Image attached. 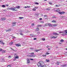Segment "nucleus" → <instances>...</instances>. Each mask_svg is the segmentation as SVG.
Returning a JSON list of instances; mask_svg holds the SVG:
<instances>
[{"mask_svg": "<svg viewBox=\"0 0 67 67\" xmlns=\"http://www.w3.org/2000/svg\"><path fill=\"white\" fill-rule=\"evenodd\" d=\"M20 8V7L19 6H16V7H12L11 8H10L9 9V10H10L12 11H18V10L16 9H19Z\"/></svg>", "mask_w": 67, "mask_h": 67, "instance_id": "1", "label": "nucleus"}, {"mask_svg": "<svg viewBox=\"0 0 67 67\" xmlns=\"http://www.w3.org/2000/svg\"><path fill=\"white\" fill-rule=\"evenodd\" d=\"M43 64H44V62L42 61H40L37 63V65L38 66L41 67Z\"/></svg>", "mask_w": 67, "mask_h": 67, "instance_id": "2", "label": "nucleus"}, {"mask_svg": "<svg viewBox=\"0 0 67 67\" xmlns=\"http://www.w3.org/2000/svg\"><path fill=\"white\" fill-rule=\"evenodd\" d=\"M58 13L60 14H65V12L62 11L60 12H59Z\"/></svg>", "mask_w": 67, "mask_h": 67, "instance_id": "3", "label": "nucleus"}, {"mask_svg": "<svg viewBox=\"0 0 67 67\" xmlns=\"http://www.w3.org/2000/svg\"><path fill=\"white\" fill-rule=\"evenodd\" d=\"M16 22H13L12 23V26H15L16 25Z\"/></svg>", "mask_w": 67, "mask_h": 67, "instance_id": "4", "label": "nucleus"}, {"mask_svg": "<svg viewBox=\"0 0 67 67\" xmlns=\"http://www.w3.org/2000/svg\"><path fill=\"white\" fill-rule=\"evenodd\" d=\"M6 19V18L5 17H2L1 19V21H5Z\"/></svg>", "mask_w": 67, "mask_h": 67, "instance_id": "5", "label": "nucleus"}, {"mask_svg": "<svg viewBox=\"0 0 67 67\" xmlns=\"http://www.w3.org/2000/svg\"><path fill=\"white\" fill-rule=\"evenodd\" d=\"M16 46L17 47H19V46H21V45L20 43H18L16 44Z\"/></svg>", "mask_w": 67, "mask_h": 67, "instance_id": "6", "label": "nucleus"}, {"mask_svg": "<svg viewBox=\"0 0 67 67\" xmlns=\"http://www.w3.org/2000/svg\"><path fill=\"white\" fill-rule=\"evenodd\" d=\"M48 26L49 27H52V26H53V25H52L50 23L48 24Z\"/></svg>", "mask_w": 67, "mask_h": 67, "instance_id": "7", "label": "nucleus"}, {"mask_svg": "<svg viewBox=\"0 0 67 67\" xmlns=\"http://www.w3.org/2000/svg\"><path fill=\"white\" fill-rule=\"evenodd\" d=\"M29 57H35V55H29Z\"/></svg>", "mask_w": 67, "mask_h": 67, "instance_id": "8", "label": "nucleus"}, {"mask_svg": "<svg viewBox=\"0 0 67 67\" xmlns=\"http://www.w3.org/2000/svg\"><path fill=\"white\" fill-rule=\"evenodd\" d=\"M0 43L1 44H3V45H4V42H3V41H0Z\"/></svg>", "mask_w": 67, "mask_h": 67, "instance_id": "9", "label": "nucleus"}, {"mask_svg": "<svg viewBox=\"0 0 67 67\" xmlns=\"http://www.w3.org/2000/svg\"><path fill=\"white\" fill-rule=\"evenodd\" d=\"M27 63L28 64H29L30 63V60L28 59H27Z\"/></svg>", "mask_w": 67, "mask_h": 67, "instance_id": "10", "label": "nucleus"}, {"mask_svg": "<svg viewBox=\"0 0 67 67\" xmlns=\"http://www.w3.org/2000/svg\"><path fill=\"white\" fill-rule=\"evenodd\" d=\"M14 58L16 59H18V58H19V56L16 55V56L14 57Z\"/></svg>", "mask_w": 67, "mask_h": 67, "instance_id": "11", "label": "nucleus"}, {"mask_svg": "<svg viewBox=\"0 0 67 67\" xmlns=\"http://www.w3.org/2000/svg\"><path fill=\"white\" fill-rule=\"evenodd\" d=\"M53 34L54 35H55V36H56V35H59V34H58V33H53Z\"/></svg>", "mask_w": 67, "mask_h": 67, "instance_id": "12", "label": "nucleus"}, {"mask_svg": "<svg viewBox=\"0 0 67 67\" xmlns=\"http://www.w3.org/2000/svg\"><path fill=\"white\" fill-rule=\"evenodd\" d=\"M58 36L57 35H56L55 36H55H53L52 37L53 38H57Z\"/></svg>", "mask_w": 67, "mask_h": 67, "instance_id": "13", "label": "nucleus"}, {"mask_svg": "<svg viewBox=\"0 0 67 67\" xmlns=\"http://www.w3.org/2000/svg\"><path fill=\"white\" fill-rule=\"evenodd\" d=\"M41 49H38V50H35V52H38V51H41Z\"/></svg>", "mask_w": 67, "mask_h": 67, "instance_id": "14", "label": "nucleus"}, {"mask_svg": "<svg viewBox=\"0 0 67 67\" xmlns=\"http://www.w3.org/2000/svg\"><path fill=\"white\" fill-rule=\"evenodd\" d=\"M56 12H59L60 11V10L59 9H57V10H55Z\"/></svg>", "mask_w": 67, "mask_h": 67, "instance_id": "15", "label": "nucleus"}, {"mask_svg": "<svg viewBox=\"0 0 67 67\" xmlns=\"http://www.w3.org/2000/svg\"><path fill=\"white\" fill-rule=\"evenodd\" d=\"M46 62H49L50 60L49 59H46Z\"/></svg>", "mask_w": 67, "mask_h": 67, "instance_id": "16", "label": "nucleus"}, {"mask_svg": "<svg viewBox=\"0 0 67 67\" xmlns=\"http://www.w3.org/2000/svg\"><path fill=\"white\" fill-rule=\"evenodd\" d=\"M11 31V29H8L7 30H6V32H10V31Z\"/></svg>", "mask_w": 67, "mask_h": 67, "instance_id": "17", "label": "nucleus"}, {"mask_svg": "<svg viewBox=\"0 0 67 67\" xmlns=\"http://www.w3.org/2000/svg\"><path fill=\"white\" fill-rule=\"evenodd\" d=\"M42 26V25H38L37 26V27H41Z\"/></svg>", "mask_w": 67, "mask_h": 67, "instance_id": "18", "label": "nucleus"}, {"mask_svg": "<svg viewBox=\"0 0 67 67\" xmlns=\"http://www.w3.org/2000/svg\"><path fill=\"white\" fill-rule=\"evenodd\" d=\"M60 42H62V43H63L64 42V41L63 39H62L61 40H60Z\"/></svg>", "mask_w": 67, "mask_h": 67, "instance_id": "19", "label": "nucleus"}, {"mask_svg": "<svg viewBox=\"0 0 67 67\" xmlns=\"http://www.w3.org/2000/svg\"><path fill=\"white\" fill-rule=\"evenodd\" d=\"M57 26V24H55L54 25H53V26Z\"/></svg>", "mask_w": 67, "mask_h": 67, "instance_id": "20", "label": "nucleus"}, {"mask_svg": "<svg viewBox=\"0 0 67 67\" xmlns=\"http://www.w3.org/2000/svg\"><path fill=\"white\" fill-rule=\"evenodd\" d=\"M30 36H32V37H34L35 36V35H34V34H31Z\"/></svg>", "mask_w": 67, "mask_h": 67, "instance_id": "21", "label": "nucleus"}, {"mask_svg": "<svg viewBox=\"0 0 67 67\" xmlns=\"http://www.w3.org/2000/svg\"><path fill=\"white\" fill-rule=\"evenodd\" d=\"M4 60H5L4 59H2L1 60V62H4Z\"/></svg>", "mask_w": 67, "mask_h": 67, "instance_id": "22", "label": "nucleus"}, {"mask_svg": "<svg viewBox=\"0 0 67 67\" xmlns=\"http://www.w3.org/2000/svg\"><path fill=\"white\" fill-rule=\"evenodd\" d=\"M52 22H53L54 23H56V21L55 20H53L52 21Z\"/></svg>", "mask_w": 67, "mask_h": 67, "instance_id": "23", "label": "nucleus"}, {"mask_svg": "<svg viewBox=\"0 0 67 67\" xmlns=\"http://www.w3.org/2000/svg\"><path fill=\"white\" fill-rule=\"evenodd\" d=\"M37 31H38V30H40V29H39V28L37 27V28H36V29Z\"/></svg>", "mask_w": 67, "mask_h": 67, "instance_id": "24", "label": "nucleus"}, {"mask_svg": "<svg viewBox=\"0 0 67 67\" xmlns=\"http://www.w3.org/2000/svg\"><path fill=\"white\" fill-rule=\"evenodd\" d=\"M46 9L47 10H50L51 9H50V8H47Z\"/></svg>", "mask_w": 67, "mask_h": 67, "instance_id": "25", "label": "nucleus"}, {"mask_svg": "<svg viewBox=\"0 0 67 67\" xmlns=\"http://www.w3.org/2000/svg\"><path fill=\"white\" fill-rule=\"evenodd\" d=\"M2 7L3 8H5V6L4 5H2Z\"/></svg>", "mask_w": 67, "mask_h": 67, "instance_id": "26", "label": "nucleus"}, {"mask_svg": "<svg viewBox=\"0 0 67 67\" xmlns=\"http://www.w3.org/2000/svg\"><path fill=\"white\" fill-rule=\"evenodd\" d=\"M11 49H12V50L13 51H14V52H16V50H14L13 49L11 48Z\"/></svg>", "mask_w": 67, "mask_h": 67, "instance_id": "27", "label": "nucleus"}, {"mask_svg": "<svg viewBox=\"0 0 67 67\" xmlns=\"http://www.w3.org/2000/svg\"><path fill=\"white\" fill-rule=\"evenodd\" d=\"M19 18L20 19H23V17H19Z\"/></svg>", "mask_w": 67, "mask_h": 67, "instance_id": "28", "label": "nucleus"}, {"mask_svg": "<svg viewBox=\"0 0 67 67\" xmlns=\"http://www.w3.org/2000/svg\"><path fill=\"white\" fill-rule=\"evenodd\" d=\"M56 64L58 65H59V62H57L56 63Z\"/></svg>", "mask_w": 67, "mask_h": 67, "instance_id": "29", "label": "nucleus"}, {"mask_svg": "<svg viewBox=\"0 0 67 67\" xmlns=\"http://www.w3.org/2000/svg\"><path fill=\"white\" fill-rule=\"evenodd\" d=\"M42 56H43V57H46V55H43Z\"/></svg>", "mask_w": 67, "mask_h": 67, "instance_id": "30", "label": "nucleus"}, {"mask_svg": "<svg viewBox=\"0 0 67 67\" xmlns=\"http://www.w3.org/2000/svg\"><path fill=\"white\" fill-rule=\"evenodd\" d=\"M64 31L65 32V33L67 34V30H65Z\"/></svg>", "mask_w": 67, "mask_h": 67, "instance_id": "31", "label": "nucleus"}, {"mask_svg": "<svg viewBox=\"0 0 67 67\" xmlns=\"http://www.w3.org/2000/svg\"><path fill=\"white\" fill-rule=\"evenodd\" d=\"M40 22L41 23H44V22L43 21H41Z\"/></svg>", "mask_w": 67, "mask_h": 67, "instance_id": "32", "label": "nucleus"}, {"mask_svg": "<svg viewBox=\"0 0 67 67\" xmlns=\"http://www.w3.org/2000/svg\"><path fill=\"white\" fill-rule=\"evenodd\" d=\"M11 67V65H8L7 67Z\"/></svg>", "mask_w": 67, "mask_h": 67, "instance_id": "33", "label": "nucleus"}, {"mask_svg": "<svg viewBox=\"0 0 67 67\" xmlns=\"http://www.w3.org/2000/svg\"><path fill=\"white\" fill-rule=\"evenodd\" d=\"M5 50H3L2 51V53H5Z\"/></svg>", "mask_w": 67, "mask_h": 67, "instance_id": "34", "label": "nucleus"}, {"mask_svg": "<svg viewBox=\"0 0 67 67\" xmlns=\"http://www.w3.org/2000/svg\"><path fill=\"white\" fill-rule=\"evenodd\" d=\"M32 10H33V11H36V9H35V8H33L32 9Z\"/></svg>", "mask_w": 67, "mask_h": 67, "instance_id": "35", "label": "nucleus"}, {"mask_svg": "<svg viewBox=\"0 0 67 67\" xmlns=\"http://www.w3.org/2000/svg\"><path fill=\"white\" fill-rule=\"evenodd\" d=\"M40 67H45V65H44L43 66H40Z\"/></svg>", "mask_w": 67, "mask_h": 67, "instance_id": "36", "label": "nucleus"}, {"mask_svg": "<svg viewBox=\"0 0 67 67\" xmlns=\"http://www.w3.org/2000/svg\"><path fill=\"white\" fill-rule=\"evenodd\" d=\"M48 54H49V53L48 52H47L45 54V55H48Z\"/></svg>", "mask_w": 67, "mask_h": 67, "instance_id": "37", "label": "nucleus"}, {"mask_svg": "<svg viewBox=\"0 0 67 67\" xmlns=\"http://www.w3.org/2000/svg\"><path fill=\"white\" fill-rule=\"evenodd\" d=\"M42 41H45V38H43L42 39Z\"/></svg>", "mask_w": 67, "mask_h": 67, "instance_id": "38", "label": "nucleus"}, {"mask_svg": "<svg viewBox=\"0 0 67 67\" xmlns=\"http://www.w3.org/2000/svg\"><path fill=\"white\" fill-rule=\"evenodd\" d=\"M14 56H15V55L16 56V55H17V54H16V53H14Z\"/></svg>", "mask_w": 67, "mask_h": 67, "instance_id": "39", "label": "nucleus"}, {"mask_svg": "<svg viewBox=\"0 0 67 67\" xmlns=\"http://www.w3.org/2000/svg\"><path fill=\"white\" fill-rule=\"evenodd\" d=\"M63 33V32L60 31V32H59V33Z\"/></svg>", "mask_w": 67, "mask_h": 67, "instance_id": "40", "label": "nucleus"}, {"mask_svg": "<svg viewBox=\"0 0 67 67\" xmlns=\"http://www.w3.org/2000/svg\"><path fill=\"white\" fill-rule=\"evenodd\" d=\"M11 58V56H9L8 57V58Z\"/></svg>", "mask_w": 67, "mask_h": 67, "instance_id": "41", "label": "nucleus"}, {"mask_svg": "<svg viewBox=\"0 0 67 67\" xmlns=\"http://www.w3.org/2000/svg\"><path fill=\"white\" fill-rule=\"evenodd\" d=\"M12 38H14L15 37L13 36H12Z\"/></svg>", "mask_w": 67, "mask_h": 67, "instance_id": "42", "label": "nucleus"}, {"mask_svg": "<svg viewBox=\"0 0 67 67\" xmlns=\"http://www.w3.org/2000/svg\"><path fill=\"white\" fill-rule=\"evenodd\" d=\"M46 26H48V24L47 23L46 24Z\"/></svg>", "mask_w": 67, "mask_h": 67, "instance_id": "43", "label": "nucleus"}, {"mask_svg": "<svg viewBox=\"0 0 67 67\" xmlns=\"http://www.w3.org/2000/svg\"><path fill=\"white\" fill-rule=\"evenodd\" d=\"M27 7L28 8H30V6H27Z\"/></svg>", "mask_w": 67, "mask_h": 67, "instance_id": "44", "label": "nucleus"}, {"mask_svg": "<svg viewBox=\"0 0 67 67\" xmlns=\"http://www.w3.org/2000/svg\"><path fill=\"white\" fill-rule=\"evenodd\" d=\"M34 23H32L31 24V26H34Z\"/></svg>", "mask_w": 67, "mask_h": 67, "instance_id": "45", "label": "nucleus"}, {"mask_svg": "<svg viewBox=\"0 0 67 67\" xmlns=\"http://www.w3.org/2000/svg\"><path fill=\"white\" fill-rule=\"evenodd\" d=\"M35 4H38L39 3L37 2H36L35 3Z\"/></svg>", "mask_w": 67, "mask_h": 67, "instance_id": "46", "label": "nucleus"}, {"mask_svg": "<svg viewBox=\"0 0 67 67\" xmlns=\"http://www.w3.org/2000/svg\"><path fill=\"white\" fill-rule=\"evenodd\" d=\"M49 4L51 5H52V3H51V2H49Z\"/></svg>", "mask_w": 67, "mask_h": 67, "instance_id": "47", "label": "nucleus"}, {"mask_svg": "<svg viewBox=\"0 0 67 67\" xmlns=\"http://www.w3.org/2000/svg\"><path fill=\"white\" fill-rule=\"evenodd\" d=\"M13 44V42H12L10 43V44H11V45H12V44Z\"/></svg>", "mask_w": 67, "mask_h": 67, "instance_id": "48", "label": "nucleus"}, {"mask_svg": "<svg viewBox=\"0 0 67 67\" xmlns=\"http://www.w3.org/2000/svg\"><path fill=\"white\" fill-rule=\"evenodd\" d=\"M20 34L21 35H23V34H22V33H20Z\"/></svg>", "mask_w": 67, "mask_h": 67, "instance_id": "49", "label": "nucleus"}, {"mask_svg": "<svg viewBox=\"0 0 67 67\" xmlns=\"http://www.w3.org/2000/svg\"><path fill=\"white\" fill-rule=\"evenodd\" d=\"M64 67H66L67 66V64H64Z\"/></svg>", "mask_w": 67, "mask_h": 67, "instance_id": "50", "label": "nucleus"}, {"mask_svg": "<svg viewBox=\"0 0 67 67\" xmlns=\"http://www.w3.org/2000/svg\"><path fill=\"white\" fill-rule=\"evenodd\" d=\"M37 40V38H34V40Z\"/></svg>", "mask_w": 67, "mask_h": 67, "instance_id": "51", "label": "nucleus"}, {"mask_svg": "<svg viewBox=\"0 0 67 67\" xmlns=\"http://www.w3.org/2000/svg\"><path fill=\"white\" fill-rule=\"evenodd\" d=\"M13 60H14V61H15V60H16V59L14 58V59H13Z\"/></svg>", "mask_w": 67, "mask_h": 67, "instance_id": "52", "label": "nucleus"}, {"mask_svg": "<svg viewBox=\"0 0 67 67\" xmlns=\"http://www.w3.org/2000/svg\"><path fill=\"white\" fill-rule=\"evenodd\" d=\"M56 7H59V5H55Z\"/></svg>", "mask_w": 67, "mask_h": 67, "instance_id": "53", "label": "nucleus"}, {"mask_svg": "<svg viewBox=\"0 0 67 67\" xmlns=\"http://www.w3.org/2000/svg\"><path fill=\"white\" fill-rule=\"evenodd\" d=\"M61 35H63L64 36H65V34H61Z\"/></svg>", "mask_w": 67, "mask_h": 67, "instance_id": "54", "label": "nucleus"}, {"mask_svg": "<svg viewBox=\"0 0 67 67\" xmlns=\"http://www.w3.org/2000/svg\"><path fill=\"white\" fill-rule=\"evenodd\" d=\"M2 51V49H0V52H1Z\"/></svg>", "mask_w": 67, "mask_h": 67, "instance_id": "55", "label": "nucleus"}, {"mask_svg": "<svg viewBox=\"0 0 67 67\" xmlns=\"http://www.w3.org/2000/svg\"><path fill=\"white\" fill-rule=\"evenodd\" d=\"M40 20H42V18H40L39 19Z\"/></svg>", "mask_w": 67, "mask_h": 67, "instance_id": "56", "label": "nucleus"}, {"mask_svg": "<svg viewBox=\"0 0 67 67\" xmlns=\"http://www.w3.org/2000/svg\"><path fill=\"white\" fill-rule=\"evenodd\" d=\"M44 17H47V15H45L44 16Z\"/></svg>", "mask_w": 67, "mask_h": 67, "instance_id": "57", "label": "nucleus"}, {"mask_svg": "<svg viewBox=\"0 0 67 67\" xmlns=\"http://www.w3.org/2000/svg\"><path fill=\"white\" fill-rule=\"evenodd\" d=\"M38 15V14H36V15H37V16H38V15Z\"/></svg>", "mask_w": 67, "mask_h": 67, "instance_id": "58", "label": "nucleus"}, {"mask_svg": "<svg viewBox=\"0 0 67 67\" xmlns=\"http://www.w3.org/2000/svg\"><path fill=\"white\" fill-rule=\"evenodd\" d=\"M30 60H33V59H30Z\"/></svg>", "mask_w": 67, "mask_h": 67, "instance_id": "59", "label": "nucleus"}, {"mask_svg": "<svg viewBox=\"0 0 67 67\" xmlns=\"http://www.w3.org/2000/svg\"><path fill=\"white\" fill-rule=\"evenodd\" d=\"M24 8H27V6H25L24 7Z\"/></svg>", "mask_w": 67, "mask_h": 67, "instance_id": "60", "label": "nucleus"}, {"mask_svg": "<svg viewBox=\"0 0 67 67\" xmlns=\"http://www.w3.org/2000/svg\"><path fill=\"white\" fill-rule=\"evenodd\" d=\"M61 67H64V65H62L61 66Z\"/></svg>", "mask_w": 67, "mask_h": 67, "instance_id": "61", "label": "nucleus"}, {"mask_svg": "<svg viewBox=\"0 0 67 67\" xmlns=\"http://www.w3.org/2000/svg\"><path fill=\"white\" fill-rule=\"evenodd\" d=\"M6 6L7 7H8V6H9V5H8V4L6 5Z\"/></svg>", "mask_w": 67, "mask_h": 67, "instance_id": "62", "label": "nucleus"}, {"mask_svg": "<svg viewBox=\"0 0 67 67\" xmlns=\"http://www.w3.org/2000/svg\"><path fill=\"white\" fill-rule=\"evenodd\" d=\"M44 19H47V18H46V17H45L44 18Z\"/></svg>", "mask_w": 67, "mask_h": 67, "instance_id": "63", "label": "nucleus"}, {"mask_svg": "<svg viewBox=\"0 0 67 67\" xmlns=\"http://www.w3.org/2000/svg\"><path fill=\"white\" fill-rule=\"evenodd\" d=\"M3 11H7V10H6V9H5Z\"/></svg>", "mask_w": 67, "mask_h": 67, "instance_id": "64", "label": "nucleus"}]
</instances>
